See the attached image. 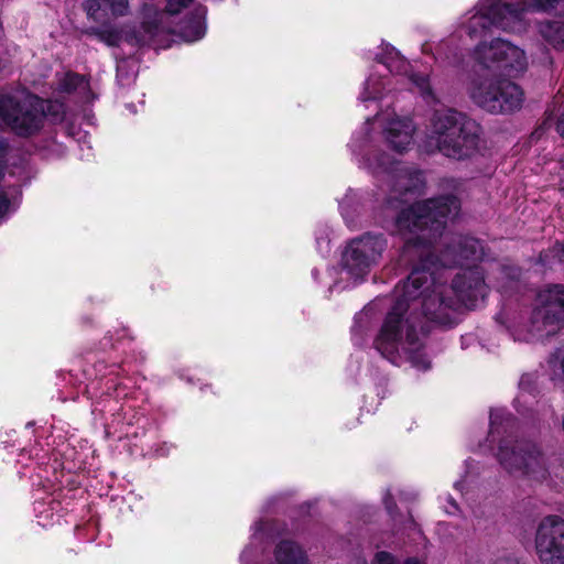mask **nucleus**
Wrapping results in <instances>:
<instances>
[{"instance_id": "nucleus-28", "label": "nucleus", "mask_w": 564, "mask_h": 564, "mask_svg": "<svg viewBox=\"0 0 564 564\" xmlns=\"http://www.w3.org/2000/svg\"><path fill=\"white\" fill-rule=\"evenodd\" d=\"M491 564H524L520 562L518 558L503 556L496 558Z\"/></svg>"}, {"instance_id": "nucleus-11", "label": "nucleus", "mask_w": 564, "mask_h": 564, "mask_svg": "<svg viewBox=\"0 0 564 564\" xmlns=\"http://www.w3.org/2000/svg\"><path fill=\"white\" fill-rule=\"evenodd\" d=\"M535 549L543 564H564V520L556 516L544 518L536 531Z\"/></svg>"}, {"instance_id": "nucleus-21", "label": "nucleus", "mask_w": 564, "mask_h": 564, "mask_svg": "<svg viewBox=\"0 0 564 564\" xmlns=\"http://www.w3.org/2000/svg\"><path fill=\"white\" fill-rule=\"evenodd\" d=\"M370 564H426L425 561L417 557H406L404 560H400L393 554L379 551L375 554Z\"/></svg>"}, {"instance_id": "nucleus-13", "label": "nucleus", "mask_w": 564, "mask_h": 564, "mask_svg": "<svg viewBox=\"0 0 564 564\" xmlns=\"http://www.w3.org/2000/svg\"><path fill=\"white\" fill-rule=\"evenodd\" d=\"M375 119L382 124L384 138L393 150L403 152L409 149L415 131L410 118L399 117L387 109L377 112Z\"/></svg>"}, {"instance_id": "nucleus-10", "label": "nucleus", "mask_w": 564, "mask_h": 564, "mask_svg": "<svg viewBox=\"0 0 564 564\" xmlns=\"http://www.w3.org/2000/svg\"><path fill=\"white\" fill-rule=\"evenodd\" d=\"M386 247L387 241L382 235L367 234L356 238L343 254L344 267L351 276L364 278L379 262Z\"/></svg>"}, {"instance_id": "nucleus-3", "label": "nucleus", "mask_w": 564, "mask_h": 564, "mask_svg": "<svg viewBox=\"0 0 564 564\" xmlns=\"http://www.w3.org/2000/svg\"><path fill=\"white\" fill-rule=\"evenodd\" d=\"M480 127L454 109L435 110L430 118L425 149L447 158L464 160L479 150Z\"/></svg>"}, {"instance_id": "nucleus-1", "label": "nucleus", "mask_w": 564, "mask_h": 564, "mask_svg": "<svg viewBox=\"0 0 564 564\" xmlns=\"http://www.w3.org/2000/svg\"><path fill=\"white\" fill-rule=\"evenodd\" d=\"M434 274V271L414 268L395 290L397 301L375 340L376 349L393 365L410 362L420 370L430 368V360L422 352L423 324L416 313L419 308L427 319L443 323L446 310H457L460 305L475 308L485 300L487 286L478 268H469L455 276L451 286L454 297L444 295V286L435 282Z\"/></svg>"}, {"instance_id": "nucleus-19", "label": "nucleus", "mask_w": 564, "mask_h": 564, "mask_svg": "<svg viewBox=\"0 0 564 564\" xmlns=\"http://www.w3.org/2000/svg\"><path fill=\"white\" fill-rule=\"evenodd\" d=\"M513 425V419L502 409L492 410L490 412V431L489 436L495 441V435L507 432L508 427Z\"/></svg>"}, {"instance_id": "nucleus-18", "label": "nucleus", "mask_w": 564, "mask_h": 564, "mask_svg": "<svg viewBox=\"0 0 564 564\" xmlns=\"http://www.w3.org/2000/svg\"><path fill=\"white\" fill-rule=\"evenodd\" d=\"M388 83L375 75L369 76L364 85V89L359 96L362 102L377 101L383 97V90Z\"/></svg>"}, {"instance_id": "nucleus-30", "label": "nucleus", "mask_w": 564, "mask_h": 564, "mask_svg": "<svg viewBox=\"0 0 564 564\" xmlns=\"http://www.w3.org/2000/svg\"><path fill=\"white\" fill-rule=\"evenodd\" d=\"M384 502H386L387 509L391 512L392 511V505L390 502V497L389 496H387L384 498Z\"/></svg>"}, {"instance_id": "nucleus-17", "label": "nucleus", "mask_w": 564, "mask_h": 564, "mask_svg": "<svg viewBox=\"0 0 564 564\" xmlns=\"http://www.w3.org/2000/svg\"><path fill=\"white\" fill-rule=\"evenodd\" d=\"M540 33L554 47L564 48V22L542 23Z\"/></svg>"}, {"instance_id": "nucleus-29", "label": "nucleus", "mask_w": 564, "mask_h": 564, "mask_svg": "<svg viewBox=\"0 0 564 564\" xmlns=\"http://www.w3.org/2000/svg\"><path fill=\"white\" fill-rule=\"evenodd\" d=\"M451 502V507H452V510H448L447 512L448 513H455L456 511H458V506L455 501H453L452 499L449 500Z\"/></svg>"}, {"instance_id": "nucleus-14", "label": "nucleus", "mask_w": 564, "mask_h": 564, "mask_svg": "<svg viewBox=\"0 0 564 564\" xmlns=\"http://www.w3.org/2000/svg\"><path fill=\"white\" fill-rule=\"evenodd\" d=\"M275 564H306V557L297 544L282 541L275 550Z\"/></svg>"}, {"instance_id": "nucleus-7", "label": "nucleus", "mask_w": 564, "mask_h": 564, "mask_svg": "<svg viewBox=\"0 0 564 564\" xmlns=\"http://www.w3.org/2000/svg\"><path fill=\"white\" fill-rule=\"evenodd\" d=\"M43 119L36 98L28 97L20 102L11 96L0 95V129L10 128L19 135H30L41 128Z\"/></svg>"}, {"instance_id": "nucleus-6", "label": "nucleus", "mask_w": 564, "mask_h": 564, "mask_svg": "<svg viewBox=\"0 0 564 564\" xmlns=\"http://www.w3.org/2000/svg\"><path fill=\"white\" fill-rule=\"evenodd\" d=\"M474 101L491 113H511L521 109L524 94L509 79L486 78L471 91Z\"/></svg>"}, {"instance_id": "nucleus-20", "label": "nucleus", "mask_w": 564, "mask_h": 564, "mask_svg": "<svg viewBox=\"0 0 564 564\" xmlns=\"http://www.w3.org/2000/svg\"><path fill=\"white\" fill-rule=\"evenodd\" d=\"M411 82L415 85V87L419 89V93L423 97V99L427 104H436L437 97L434 94L432 86L430 84V79L425 75L421 74H412L410 76Z\"/></svg>"}, {"instance_id": "nucleus-22", "label": "nucleus", "mask_w": 564, "mask_h": 564, "mask_svg": "<svg viewBox=\"0 0 564 564\" xmlns=\"http://www.w3.org/2000/svg\"><path fill=\"white\" fill-rule=\"evenodd\" d=\"M4 152H6V143L0 138V181L4 176ZM10 207V200L4 191H0V217L4 216Z\"/></svg>"}, {"instance_id": "nucleus-4", "label": "nucleus", "mask_w": 564, "mask_h": 564, "mask_svg": "<svg viewBox=\"0 0 564 564\" xmlns=\"http://www.w3.org/2000/svg\"><path fill=\"white\" fill-rule=\"evenodd\" d=\"M564 328V284H549L535 297L528 325L513 332L517 340L551 336Z\"/></svg>"}, {"instance_id": "nucleus-26", "label": "nucleus", "mask_w": 564, "mask_h": 564, "mask_svg": "<svg viewBox=\"0 0 564 564\" xmlns=\"http://www.w3.org/2000/svg\"><path fill=\"white\" fill-rule=\"evenodd\" d=\"M192 2L193 0H167L166 12L170 14H177Z\"/></svg>"}, {"instance_id": "nucleus-27", "label": "nucleus", "mask_w": 564, "mask_h": 564, "mask_svg": "<svg viewBox=\"0 0 564 564\" xmlns=\"http://www.w3.org/2000/svg\"><path fill=\"white\" fill-rule=\"evenodd\" d=\"M556 132L564 138V106L560 107L556 113L555 122Z\"/></svg>"}, {"instance_id": "nucleus-25", "label": "nucleus", "mask_w": 564, "mask_h": 564, "mask_svg": "<svg viewBox=\"0 0 564 564\" xmlns=\"http://www.w3.org/2000/svg\"><path fill=\"white\" fill-rule=\"evenodd\" d=\"M100 0H86L84 3V9L89 19L94 21L101 20V7Z\"/></svg>"}, {"instance_id": "nucleus-9", "label": "nucleus", "mask_w": 564, "mask_h": 564, "mask_svg": "<svg viewBox=\"0 0 564 564\" xmlns=\"http://www.w3.org/2000/svg\"><path fill=\"white\" fill-rule=\"evenodd\" d=\"M474 54L477 62L485 67L496 66L509 75L521 74L528 67L524 51L502 39H495L489 43L480 42Z\"/></svg>"}, {"instance_id": "nucleus-15", "label": "nucleus", "mask_w": 564, "mask_h": 564, "mask_svg": "<svg viewBox=\"0 0 564 564\" xmlns=\"http://www.w3.org/2000/svg\"><path fill=\"white\" fill-rule=\"evenodd\" d=\"M206 9L202 6H197L195 12L189 20L188 24L185 25L181 34L187 42H194L200 40L205 34V20Z\"/></svg>"}, {"instance_id": "nucleus-5", "label": "nucleus", "mask_w": 564, "mask_h": 564, "mask_svg": "<svg viewBox=\"0 0 564 564\" xmlns=\"http://www.w3.org/2000/svg\"><path fill=\"white\" fill-rule=\"evenodd\" d=\"M497 458L511 475L543 481L549 476V463L545 454L533 442L527 440L500 442Z\"/></svg>"}, {"instance_id": "nucleus-12", "label": "nucleus", "mask_w": 564, "mask_h": 564, "mask_svg": "<svg viewBox=\"0 0 564 564\" xmlns=\"http://www.w3.org/2000/svg\"><path fill=\"white\" fill-rule=\"evenodd\" d=\"M367 166L373 173L391 174L395 191L402 193L419 192L424 185L423 174L408 166L401 165L399 162L391 161L386 154L368 158Z\"/></svg>"}, {"instance_id": "nucleus-16", "label": "nucleus", "mask_w": 564, "mask_h": 564, "mask_svg": "<svg viewBox=\"0 0 564 564\" xmlns=\"http://www.w3.org/2000/svg\"><path fill=\"white\" fill-rule=\"evenodd\" d=\"M378 62L383 64L389 72L394 74L405 73L408 69L406 61L392 46L386 45L383 53L378 57Z\"/></svg>"}, {"instance_id": "nucleus-8", "label": "nucleus", "mask_w": 564, "mask_h": 564, "mask_svg": "<svg viewBox=\"0 0 564 564\" xmlns=\"http://www.w3.org/2000/svg\"><path fill=\"white\" fill-rule=\"evenodd\" d=\"M143 22L142 30L138 34L124 36V41L131 45H154L159 46L165 35V29L161 26L163 13L156 11L151 4L142 7ZM90 34L95 35L101 42L109 46H117L123 40L121 31L115 28L91 29Z\"/></svg>"}, {"instance_id": "nucleus-23", "label": "nucleus", "mask_w": 564, "mask_h": 564, "mask_svg": "<svg viewBox=\"0 0 564 564\" xmlns=\"http://www.w3.org/2000/svg\"><path fill=\"white\" fill-rule=\"evenodd\" d=\"M115 18L124 17L129 13V0H100Z\"/></svg>"}, {"instance_id": "nucleus-2", "label": "nucleus", "mask_w": 564, "mask_h": 564, "mask_svg": "<svg viewBox=\"0 0 564 564\" xmlns=\"http://www.w3.org/2000/svg\"><path fill=\"white\" fill-rule=\"evenodd\" d=\"M459 210L460 202L454 195L417 202L402 209L395 218L394 234L404 240L403 260L409 263L417 260L416 268L432 271V267H453L480 259L481 243L463 236L453 237L440 254H434L433 240L442 235L446 223L455 219Z\"/></svg>"}, {"instance_id": "nucleus-31", "label": "nucleus", "mask_w": 564, "mask_h": 564, "mask_svg": "<svg viewBox=\"0 0 564 564\" xmlns=\"http://www.w3.org/2000/svg\"><path fill=\"white\" fill-rule=\"evenodd\" d=\"M455 487H456L457 489H459V487H460V482H456V484H455Z\"/></svg>"}, {"instance_id": "nucleus-24", "label": "nucleus", "mask_w": 564, "mask_h": 564, "mask_svg": "<svg viewBox=\"0 0 564 564\" xmlns=\"http://www.w3.org/2000/svg\"><path fill=\"white\" fill-rule=\"evenodd\" d=\"M63 89L66 91L76 90L87 86V82L84 76L78 74H67L63 80Z\"/></svg>"}]
</instances>
